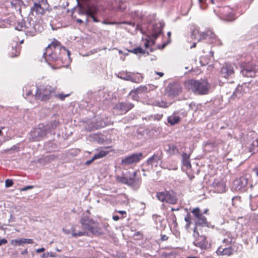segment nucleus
I'll use <instances>...</instances> for the list:
<instances>
[{
	"instance_id": "10",
	"label": "nucleus",
	"mask_w": 258,
	"mask_h": 258,
	"mask_svg": "<svg viewBox=\"0 0 258 258\" xmlns=\"http://www.w3.org/2000/svg\"><path fill=\"white\" fill-rule=\"evenodd\" d=\"M193 236L195 239L194 244L202 249L205 248L207 245L206 237L204 235H200L195 226L194 229Z\"/></svg>"
},
{
	"instance_id": "54",
	"label": "nucleus",
	"mask_w": 258,
	"mask_h": 258,
	"mask_svg": "<svg viewBox=\"0 0 258 258\" xmlns=\"http://www.w3.org/2000/svg\"><path fill=\"white\" fill-rule=\"evenodd\" d=\"M168 239V237L166 235H162L161 236V240L162 241L167 240Z\"/></svg>"
},
{
	"instance_id": "7",
	"label": "nucleus",
	"mask_w": 258,
	"mask_h": 258,
	"mask_svg": "<svg viewBox=\"0 0 258 258\" xmlns=\"http://www.w3.org/2000/svg\"><path fill=\"white\" fill-rule=\"evenodd\" d=\"M191 212L195 218L194 220L197 229L198 226L209 227V224L207 220V218L203 215L200 208H194Z\"/></svg>"
},
{
	"instance_id": "49",
	"label": "nucleus",
	"mask_w": 258,
	"mask_h": 258,
	"mask_svg": "<svg viewBox=\"0 0 258 258\" xmlns=\"http://www.w3.org/2000/svg\"><path fill=\"white\" fill-rule=\"evenodd\" d=\"M69 95L67 94V95H64V94H59L58 95V96H59V98H60V100H63L64 99V98L68 96Z\"/></svg>"
},
{
	"instance_id": "31",
	"label": "nucleus",
	"mask_w": 258,
	"mask_h": 258,
	"mask_svg": "<svg viewBox=\"0 0 258 258\" xmlns=\"http://www.w3.org/2000/svg\"><path fill=\"white\" fill-rule=\"evenodd\" d=\"M11 244L14 246H23L25 244L24 238H19L13 239L10 242Z\"/></svg>"
},
{
	"instance_id": "47",
	"label": "nucleus",
	"mask_w": 258,
	"mask_h": 258,
	"mask_svg": "<svg viewBox=\"0 0 258 258\" xmlns=\"http://www.w3.org/2000/svg\"><path fill=\"white\" fill-rule=\"evenodd\" d=\"M25 240V244H32L34 243L33 240L30 238H24Z\"/></svg>"
},
{
	"instance_id": "16",
	"label": "nucleus",
	"mask_w": 258,
	"mask_h": 258,
	"mask_svg": "<svg viewBox=\"0 0 258 258\" xmlns=\"http://www.w3.org/2000/svg\"><path fill=\"white\" fill-rule=\"evenodd\" d=\"M136 172H134L133 177L128 178L124 177L123 179L122 182L131 187L135 189H137L139 188L141 183V180L140 178H136Z\"/></svg>"
},
{
	"instance_id": "18",
	"label": "nucleus",
	"mask_w": 258,
	"mask_h": 258,
	"mask_svg": "<svg viewBox=\"0 0 258 258\" xmlns=\"http://www.w3.org/2000/svg\"><path fill=\"white\" fill-rule=\"evenodd\" d=\"M212 186L215 192L223 193L226 191V186L224 182L220 179H214Z\"/></svg>"
},
{
	"instance_id": "36",
	"label": "nucleus",
	"mask_w": 258,
	"mask_h": 258,
	"mask_svg": "<svg viewBox=\"0 0 258 258\" xmlns=\"http://www.w3.org/2000/svg\"><path fill=\"white\" fill-rule=\"evenodd\" d=\"M128 52H130L132 53H133L135 54H144L145 53V50L141 47H138L137 48H135L133 49L128 50Z\"/></svg>"
},
{
	"instance_id": "46",
	"label": "nucleus",
	"mask_w": 258,
	"mask_h": 258,
	"mask_svg": "<svg viewBox=\"0 0 258 258\" xmlns=\"http://www.w3.org/2000/svg\"><path fill=\"white\" fill-rule=\"evenodd\" d=\"M232 239L231 238H224L223 240V242L227 244L228 243H230L232 242Z\"/></svg>"
},
{
	"instance_id": "6",
	"label": "nucleus",
	"mask_w": 258,
	"mask_h": 258,
	"mask_svg": "<svg viewBox=\"0 0 258 258\" xmlns=\"http://www.w3.org/2000/svg\"><path fill=\"white\" fill-rule=\"evenodd\" d=\"M257 71L258 66L251 62L243 63L240 66V73L244 77H254Z\"/></svg>"
},
{
	"instance_id": "2",
	"label": "nucleus",
	"mask_w": 258,
	"mask_h": 258,
	"mask_svg": "<svg viewBox=\"0 0 258 258\" xmlns=\"http://www.w3.org/2000/svg\"><path fill=\"white\" fill-rule=\"evenodd\" d=\"M188 84L189 89L196 94L206 95L209 93L210 86L207 80H190Z\"/></svg>"
},
{
	"instance_id": "35",
	"label": "nucleus",
	"mask_w": 258,
	"mask_h": 258,
	"mask_svg": "<svg viewBox=\"0 0 258 258\" xmlns=\"http://www.w3.org/2000/svg\"><path fill=\"white\" fill-rule=\"evenodd\" d=\"M218 253H220L221 255H229L232 253V249L230 247H227L223 249L222 251L219 248L217 251Z\"/></svg>"
},
{
	"instance_id": "56",
	"label": "nucleus",
	"mask_w": 258,
	"mask_h": 258,
	"mask_svg": "<svg viewBox=\"0 0 258 258\" xmlns=\"http://www.w3.org/2000/svg\"><path fill=\"white\" fill-rule=\"evenodd\" d=\"M28 253V250L27 249H24V250H23L22 251H21V254L22 255H24V254H26Z\"/></svg>"
},
{
	"instance_id": "52",
	"label": "nucleus",
	"mask_w": 258,
	"mask_h": 258,
	"mask_svg": "<svg viewBox=\"0 0 258 258\" xmlns=\"http://www.w3.org/2000/svg\"><path fill=\"white\" fill-rule=\"evenodd\" d=\"M112 219L114 221H118L120 219V217L118 215H113L112 216Z\"/></svg>"
},
{
	"instance_id": "21",
	"label": "nucleus",
	"mask_w": 258,
	"mask_h": 258,
	"mask_svg": "<svg viewBox=\"0 0 258 258\" xmlns=\"http://www.w3.org/2000/svg\"><path fill=\"white\" fill-rule=\"evenodd\" d=\"M84 1L90 4H92V5H88L86 7H80L79 13L81 15H86L89 16L93 9V6H95L93 5V4L96 2V0H84Z\"/></svg>"
},
{
	"instance_id": "3",
	"label": "nucleus",
	"mask_w": 258,
	"mask_h": 258,
	"mask_svg": "<svg viewBox=\"0 0 258 258\" xmlns=\"http://www.w3.org/2000/svg\"><path fill=\"white\" fill-rule=\"evenodd\" d=\"M80 223L84 230H88L95 235L100 234V228L99 227L98 223L90 218L88 215L84 213L82 214Z\"/></svg>"
},
{
	"instance_id": "28",
	"label": "nucleus",
	"mask_w": 258,
	"mask_h": 258,
	"mask_svg": "<svg viewBox=\"0 0 258 258\" xmlns=\"http://www.w3.org/2000/svg\"><path fill=\"white\" fill-rule=\"evenodd\" d=\"M245 87H247L246 83H244L242 86L238 85L233 92V95H234L236 97H240L242 95L243 93L245 91L244 89Z\"/></svg>"
},
{
	"instance_id": "43",
	"label": "nucleus",
	"mask_w": 258,
	"mask_h": 258,
	"mask_svg": "<svg viewBox=\"0 0 258 258\" xmlns=\"http://www.w3.org/2000/svg\"><path fill=\"white\" fill-rule=\"evenodd\" d=\"M162 117H163V114H159V113L156 114H154V115L151 116L152 118H153L154 120H157L158 121L160 120L161 119V118H162Z\"/></svg>"
},
{
	"instance_id": "42",
	"label": "nucleus",
	"mask_w": 258,
	"mask_h": 258,
	"mask_svg": "<svg viewBox=\"0 0 258 258\" xmlns=\"http://www.w3.org/2000/svg\"><path fill=\"white\" fill-rule=\"evenodd\" d=\"M15 29L19 31H23L24 29V22H18L17 25L15 26Z\"/></svg>"
},
{
	"instance_id": "34",
	"label": "nucleus",
	"mask_w": 258,
	"mask_h": 258,
	"mask_svg": "<svg viewBox=\"0 0 258 258\" xmlns=\"http://www.w3.org/2000/svg\"><path fill=\"white\" fill-rule=\"evenodd\" d=\"M97 12L98 8H97V7L95 6H93V9L92 10L90 14L89 15V16L92 19L93 21L94 22H99V20L95 16V14H97Z\"/></svg>"
},
{
	"instance_id": "40",
	"label": "nucleus",
	"mask_w": 258,
	"mask_h": 258,
	"mask_svg": "<svg viewBox=\"0 0 258 258\" xmlns=\"http://www.w3.org/2000/svg\"><path fill=\"white\" fill-rule=\"evenodd\" d=\"M59 124V121L56 118H55L54 120H52L49 124L48 125V128L50 129H54Z\"/></svg>"
},
{
	"instance_id": "27",
	"label": "nucleus",
	"mask_w": 258,
	"mask_h": 258,
	"mask_svg": "<svg viewBox=\"0 0 258 258\" xmlns=\"http://www.w3.org/2000/svg\"><path fill=\"white\" fill-rule=\"evenodd\" d=\"M106 155V153L104 151H100L97 154H95L94 156L89 160L86 161L85 164L86 165H89L91 164L95 160L104 157Z\"/></svg>"
},
{
	"instance_id": "1",
	"label": "nucleus",
	"mask_w": 258,
	"mask_h": 258,
	"mask_svg": "<svg viewBox=\"0 0 258 258\" xmlns=\"http://www.w3.org/2000/svg\"><path fill=\"white\" fill-rule=\"evenodd\" d=\"M70 54L69 50L57 40L54 39L45 48L43 56L52 68L57 69L64 65L67 58H70Z\"/></svg>"
},
{
	"instance_id": "39",
	"label": "nucleus",
	"mask_w": 258,
	"mask_h": 258,
	"mask_svg": "<svg viewBox=\"0 0 258 258\" xmlns=\"http://www.w3.org/2000/svg\"><path fill=\"white\" fill-rule=\"evenodd\" d=\"M166 191V190L165 191L158 192L156 194V198L158 200L162 202H165Z\"/></svg>"
},
{
	"instance_id": "62",
	"label": "nucleus",
	"mask_w": 258,
	"mask_h": 258,
	"mask_svg": "<svg viewBox=\"0 0 258 258\" xmlns=\"http://www.w3.org/2000/svg\"><path fill=\"white\" fill-rule=\"evenodd\" d=\"M117 212L121 214H126V212L125 211H118Z\"/></svg>"
},
{
	"instance_id": "23",
	"label": "nucleus",
	"mask_w": 258,
	"mask_h": 258,
	"mask_svg": "<svg viewBox=\"0 0 258 258\" xmlns=\"http://www.w3.org/2000/svg\"><path fill=\"white\" fill-rule=\"evenodd\" d=\"M134 106V104L131 103L120 102L115 105V108L119 111L125 113Z\"/></svg>"
},
{
	"instance_id": "58",
	"label": "nucleus",
	"mask_w": 258,
	"mask_h": 258,
	"mask_svg": "<svg viewBox=\"0 0 258 258\" xmlns=\"http://www.w3.org/2000/svg\"><path fill=\"white\" fill-rule=\"evenodd\" d=\"M63 232L66 234H69L70 233V231L69 230L63 229Z\"/></svg>"
},
{
	"instance_id": "26",
	"label": "nucleus",
	"mask_w": 258,
	"mask_h": 258,
	"mask_svg": "<svg viewBox=\"0 0 258 258\" xmlns=\"http://www.w3.org/2000/svg\"><path fill=\"white\" fill-rule=\"evenodd\" d=\"M180 120V117L174 112L171 115L167 117V121L171 125L177 124Z\"/></svg>"
},
{
	"instance_id": "4",
	"label": "nucleus",
	"mask_w": 258,
	"mask_h": 258,
	"mask_svg": "<svg viewBox=\"0 0 258 258\" xmlns=\"http://www.w3.org/2000/svg\"><path fill=\"white\" fill-rule=\"evenodd\" d=\"M54 92V89L49 85H42L37 87L35 94V99L46 101L50 99L52 94Z\"/></svg>"
},
{
	"instance_id": "51",
	"label": "nucleus",
	"mask_w": 258,
	"mask_h": 258,
	"mask_svg": "<svg viewBox=\"0 0 258 258\" xmlns=\"http://www.w3.org/2000/svg\"><path fill=\"white\" fill-rule=\"evenodd\" d=\"M47 257L50 256L51 257H54L55 256V255L54 254V253H53L52 252H47Z\"/></svg>"
},
{
	"instance_id": "22",
	"label": "nucleus",
	"mask_w": 258,
	"mask_h": 258,
	"mask_svg": "<svg viewBox=\"0 0 258 258\" xmlns=\"http://www.w3.org/2000/svg\"><path fill=\"white\" fill-rule=\"evenodd\" d=\"M220 13L226 21H232L234 19V14L232 10L228 6L225 7L220 10Z\"/></svg>"
},
{
	"instance_id": "12",
	"label": "nucleus",
	"mask_w": 258,
	"mask_h": 258,
	"mask_svg": "<svg viewBox=\"0 0 258 258\" xmlns=\"http://www.w3.org/2000/svg\"><path fill=\"white\" fill-rule=\"evenodd\" d=\"M143 157L142 153L133 154L125 157L121 160V164L124 165H129L139 162Z\"/></svg>"
},
{
	"instance_id": "29",
	"label": "nucleus",
	"mask_w": 258,
	"mask_h": 258,
	"mask_svg": "<svg viewBox=\"0 0 258 258\" xmlns=\"http://www.w3.org/2000/svg\"><path fill=\"white\" fill-rule=\"evenodd\" d=\"M189 155L185 153L182 154V162L183 165L187 168H190L191 166L189 161Z\"/></svg>"
},
{
	"instance_id": "20",
	"label": "nucleus",
	"mask_w": 258,
	"mask_h": 258,
	"mask_svg": "<svg viewBox=\"0 0 258 258\" xmlns=\"http://www.w3.org/2000/svg\"><path fill=\"white\" fill-rule=\"evenodd\" d=\"M206 40L209 43H214L216 40V36L212 31L207 30L200 34L199 40Z\"/></svg>"
},
{
	"instance_id": "24",
	"label": "nucleus",
	"mask_w": 258,
	"mask_h": 258,
	"mask_svg": "<svg viewBox=\"0 0 258 258\" xmlns=\"http://www.w3.org/2000/svg\"><path fill=\"white\" fill-rule=\"evenodd\" d=\"M165 202L172 205L177 203L175 194L172 190L166 191Z\"/></svg>"
},
{
	"instance_id": "57",
	"label": "nucleus",
	"mask_w": 258,
	"mask_h": 258,
	"mask_svg": "<svg viewBox=\"0 0 258 258\" xmlns=\"http://www.w3.org/2000/svg\"><path fill=\"white\" fill-rule=\"evenodd\" d=\"M155 73L159 75L160 77H163L164 75V73L162 72H155Z\"/></svg>"
},
{
	"instance_id": "63",
	"label": "nucleus",
	"mask_w": 258,
	"mask_h": 258,
	"mask_svg": "<svg viewBox=\"0 0 258 258\" xmlns=\"http://www.w3.org/2000/svg\"><path fill=\"white\" fill-rule=\"evenodd\" d=\"M47 257V254L46 253H43L41 255V258H46Z\"/></svg>"
},
{
	"instance_id": "55",
	"label": "nucleus",
	"mask_w": 258,
	"mask_h": 258,
	"mask_svg": "<svg viewBox=\"0 0 258 258\" xmlns=\"http://www.w3.org/2000/svg\"><path fill=\"white\" fill-rule=\"evenodd\" d=\"M252 145L258 147V138L252 143Z\"/></svg>"
},
{
	"instance_id": "9",
	"label": "nucleus",
	"mask_w": 258,
	"mask_h": 258,
	"mask_svg": "<svg viewBox=\"0 0 258 258\" xmlns=\"http://www.w3.org/2000/svg\"><path fill=\"white\" fill-rule=\"evenodd\" d=\"M46 135L45 127L40 124L38 127L35 128L30 133L31 139L33 141H40Z\"/></svg>"
},
{
	"instance_id": "17",
	"label": "nucleus",
	"mask_w": 258,
	"mask_h": 258,
	"mask_svg": "<svg viewBox=\"0 0 258 258\" xmlns=\"http://www.w3.org/2000/svg\"><path fill=\"white\" fill-rule=\"evenodd\" d=\"M34 89V86L30 85H27L23 88V97L30 102H32L33 99H35V95L32 94Z\"/></svg>"
},
{
	"instance_id": "48",
	"label": "nucleus",
	"mask_w": 258,
	"mask_h": 258,
	"mask_svg": "<svg viewBox=\"0 0 258 258\" xmlns=\"http://www.w3.org/2000/svg\"><path fill=\"white\" fill-rule=\"evenodd\" d=\"M33 188V186H32V185H28V186H26L24 187V188H23L22 189V190L26 191V190H27L28 189H32Z\"/></svg>"
},
{
	"instance_id": "11",
	"label": "nucleus",
	"mask_w": 258,
	"mask_h": 258,
	"mask_svg": "<svg viewBox=\"0 0 258 258\" xmlns=\"http://www.w3.org/2000/svg\"><path fill=\"white\" fill-rule=\"evenodd\" d=\"M222 77L228 79L234 76V65L230 63H225L221 69Z\"/></svg>"
},
{
	"instance_id": "38",
	"label": "nucleus",
	"mask_w": 258,
	"mask_h": 258,
	"mask_svg": "<svg viewBox=\"0 0 258 258\" xmlns=\"http://www.w3.org/2000/svg\"><path fill=\"white\" fill-rule=\"evenodd\" d=\"M148 91V89L147 86H141L140 87L137 88L135 92L136 94H142L144 92H147Z\"/></svg>"
},
{
	"instance_id": "59",
	"label": "nucleus",
	"mask_w": 258,
	"mask_h": 258,
	"mask_svg": "<svg viewBox=\"0 0 258 258\" xmlns=\"http://www.w3.org/2000/svg\"><path fill=\"white\" fill-rule=\"evenodd\" d=\"M253 170L255 171L256 175L258 176V166L256 167H255L253 169Z\"/></svg>"
},
{
	"instance_id": "14",
	"label": "nucleus",
	"mask_w": 258,
	"mask_h": 258,
	"mask_svg": "<svg viewBox=\"0 0 258 258\" xmlns=\"http://www.w3.org/2000/svg\"><path fill=\"white\" fill-rule=\"evenodd\" d=\"M181 87L178 83L169 84L165 89L166 93L169 96H177L181 92Z\"/></svg>"
},
{
	"instance_id": "8",
	"label": "nucleus",
	"mask_w": 258,
	"mask_h": 258,
	"mask_svg": "<svg viewBox=\"0 0 258 258\" xmlns=\"http://www.w3.org/2000/svg\"><path fill=\"white\" fill-rule=\"evenodd\" d=\"M35 21L32 19H27L26 22H24V31L27 36H33L35 35L37 28Z\"/></svg>"
},
{
	"instance_id": "33",
	"label": "nucleus",
	"mask_w": 258,
	"mask_h": 258,
	"mask_svg": "<svg viewBox=\"0 0 258 258\" xmlns=\"http://www.w3.org/2000/svg\"><path fill=\"white\" fill-rule=\"evenodd\" d=\"M154 104L155 106L163 108L168 107L170 105V103H168L163 100H156L154 101Z\"/></svg>"
},
{
	"instance_id": "44",
	"label": "nucleus",
	"mask_w": 258,
	"mask_h": 258,
	"mask_svg": "<svg viewBox=\"0 0 258 258\" xmlns=\"http://www.w3.org/2000/svg\"><path fill=\"white\" fill-rule=\"evenodd\" d=\"M14 182L13 180L7 179L5 181V186L6 187H10L13 185Z\"/></svg>"
},
{
	"instance_id": "19",
	"label": "nucleus",
	"mask_w": 258,
	"mask_h": 258,
	"mask_svg": "<svg viewBox=\"0 0 258 258\" xmlns=\"http://www.w3.org/2000/svg\"><path fill=\"white\" fill-rule=\"evenodd\" d=\"M248 183L247 178L244 177H241L239 178L235 179L233 181V187L236 190H242L246 186Z\"/></svg>"
},
{
	"instance_id": "5",
	"label": "nucleus",
	"mask_w": 258,
	"mask_h": 258,
	"mask_svg": "<svg viewBox=\"0 0 258 258\" xmlns=\"http://www.w3.org/2000/svg\"><path fill=\"white\" fill-rule=\"evenodd\" d=\"M163 27L164 24L162 22H159L153 25L151 36L146 39V42L144 44L146 48H149L155 44V40L162 32Z\"/></svg>"
},
{
	"instance_id": "25",
	"label": "nucleus",
	"mask_w": 258,
	"mask_h": 258,
	"mask_svg": "<svg viewBox=\"0 0 258 258\" xmlns=\"http://www.w3.org/2000/svg\"><path fill=\"white\" fill-rule=\"evenodd\" d=\"M30 13L34 15L35 13L36 15H42L44 14L45 11L44 9L41 7L40 4L38 3H34L33 6L31 8Z\"/></svg>"
},
{
	"instance_id": "64",
	"label": "nucleus",
	"mask_w": 258,
	"mask_h": 258,
	"mask_svg": "<svg viewBox=\"0 0 258 258\" xmlns=\"http://www.w3.org/2000/svg\"><path fill=\"white\" fill-rule=\"evenodd\" d=\"M196 46V43H194L193 44L190 46V48H194Z\"/></svg>"
},
{
	"instance_id": "32",
	"label": "nucleus",
	"mask_w": 258,
	"mask_h": 258,
	"mask_svg": "<svg viewBox=\"0 0 258 258\" xmlns=\"http://www.w3.org/2000/svg\"><path fill=\"white\" fill-rule=\"evenodd\" d=\"M72 237L77 238L82 236L87 235V233L85 231H79L78 232H76L75 227L72 228Z\"/></svg>"
},
{
	"instance_id": "13",
	"label": "nucleus",
	"mask_w": 258,
	"mask_h": 258,
	"mask_svg": "<svg viewBox=\"0 0 258 258\" xmlns=\"http://www.w3.org/2000/svg\"><path fill=\"white\" fill-rule=\"evenodd\" d=\"M118 77L122 79L137 83H140L143 79V77L142 74L139 73H137L136 74H127L124 73H120Z\"/></svg>"
},
{
	"instance_id": "15",
	"label": "nucleus",
	"mask_w": 258,
	"mask_h": 258,
	"mask_svg": "<svg viewBox=\"0 0 258 258\" xmlns=\"http://www.w3.org/2000/svg\"><path fill=\"white\" fill-rule=\"evenodd\" d=\"M163 157V152L159 151L154 153L151 157L148 159L146 162V165L151 166L152 167H157L158 166L159 162L162 160Z\"/></svg>"
},
{
	"instance_id": "45",
	"label": "nucleus",
	"mask_w": 258,
	"mask_h": 258,
	"mask_svg": "<svg viewBox=\"0 0 258 258\" xmlns=\"http://www.w3.org/2000/svg\"><path fill=\"white\" fill-rule=\"evenodd\" d=\"M55 158V156L53 155H50L49 156H46L45 157V160L47 161H49L50 160H53Z\"/></svg>"
},
{
	"instance_id": "37",
	"label": "nucleus",
	"mask_w": 258,
	"mask_h": 258,
	"mask_svg": "<svg viewBox=\"0 0 258 258\" xmlns=\"http://www.w3.org/2000/svg\"><path fill=\"white\" fill-rule=\"evenodd\" d=\"M20 51V48L19 45L17 43L16 44L15 47L14 48H13L12 51L11 52V57H15L18 56Z\"/></svg>"
},
{
	"instance_id": "60",
	"label": "nucleus",
	"mask_w": 258,
	"mask_h": 258,
	"mask_svg": "<svg viewBox=\"0 0 258 258\" xmlns=\"http://www.w3.org/2000/svg\"><path fill=\"white\" fill-rule=\"evenodd\" d=\"M87 17H86V20H85V24L86 25H88V24L89 23V17H90L89 16H86Z\"/></svg>"
},
{
	"instance_id": "61",
	"label": "nucleus",
	"mask_w": 258,
	"mask_h": 258,
	"mask_svg": "<svg viewBox=\"0 0 258 258\" xmlns=\"http://www.w3.org/2000/svg\"><path fill=\"white\" fill-rule=\"evenodd\" d=\"M76 21L77 23H80V24H81L83 22V21L81 19H77Z\"/></svg>"
},
{
	"instance_id": "50",
	"label": "nucleus",
	"mask_w": 258,
	"mask_h": 258,
	"mask_svg": "<svg viewBox=\"0 0 258 258\" xmlns=\"http://www.w3.org/2000/svg\"><path fill=\"white\" fill-rule=\"evenodd\" d=\"M45 248L44 247H41V248H38L36 250L37 253H40L41 252H43L45 251Z\"/></svg>"
},
{
	"instance_id": "53",
	"label": "nucleus",
	"mask_w": 258,
	"mask_h": 258,
	"mask_svg": "<svg viewBox=\"0 0 258 258\" xmlns=\"http://www.w3.org/2000/svg\"><path fill=\"white\" fill-rule=\"evenodd\" d=\"M7 242V240L5 239H2L0 240V246L3 244H6Z\"/></svg>"
},
{
	"instance_id": "41",
	"label": "nucleus",
	"mask_w": 258,
	"mask_h": 258,
	"mask_svg": "<svg viewBox=\"0 0 258 258\" xmlns=\"http://www.w3.org/2000/svg\"><path fill=\"white\" fill-rule=\"evenodd\" d=\"M184 220L186 222L185 228L188 229L191 224V216L189 213L186 214L184 217Z\"/></svg>"
},
{
	"instance_id": "30",
	"label": "nucleus",
	"mask_w": 258,
	"mask_h": 258,
	"mask_svg": "<svg viewBox=\"0 0 258 258\" xmlns=\"http://www.w3.org/2000/svg\"><path fill=\"white\" fill-rule=\"evenodd\" d=\"M168 148L166 149L167 153L170 156H172L178 153V149L174 145L168 144Z\"/></svg>"
}]
</instances>
